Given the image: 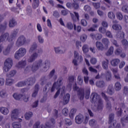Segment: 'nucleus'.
<instances>
[{
    "label": "nucleus",
    "mask_w": 128,
    "mask_h": 128,
    "mask_svg": "<svg viewBox=\"0 0 128 128\" xmlns=\"http://www.w3.org/2000/svg\"><path fill=\"white\" fill-rule=\"evenodd\" d=\"M91 102L97 104L96 112H100L104 110V101L100 95L96 93H92L90 96Z\"/></svg>",
    "instance_id": "nucleus-1"
},
{
    "label": "nucleus",
    "mask_w": 128,
    "mask_h": 128,
    "mask_svg": "<svg viewBox=\"0 0 128 128\" xmlns=\"http://www.w3.org/2000/svg\"><path fill=\"white\" fill-rule=\"evenodd\" d=\"M18 32V29H14L11 33L10 37V34L8 32L2 34L0 36V43L4 42L8 40L9 42H12V40L16 38V35Z\"/></svg>",
    "instance_id": "nucleus-2"
},
{
    "label": "nucleus",
    "mask_w": 128,
    "mask_h": 128,
    "mask_svg": "<svg viewBox=\"0 0 128 128\" xmlns=\"http://www.w3.org/2000/svg\"><path fill=\"white\" fill-rule=\"evenodd\" d=\"M42 60H37L33 64L32 66H28L26 67L24 70V72H25V74L30 72H36V70H38V68H40V66H42Z\"/></svg>",
    "instance_id": "nucleus-3"
},
{
    "label": "nucleus",
    "mask_w": 128,
    "mask_h": 128,
    "mask_svg": "<svg viewBox=\"0 0 128 128\" xmlns=\"http://www.w3.org/2000/svg\"><path fill=\"white\" fill-rule=\"evenodd\" d=\"M36 82V78L31 77L28 78L26 81L25 82H20L16 84V86L18 88H22V86H24L26 84H28V86H32Z\"/></svg>",
    "instance_id": "nucleus-4"
},
{
    "label": "nucleus",
    "mask_w": 128,
    "mask_h": 128,
    "mask_svg": "<svg viewBox=\"0 0 128 128\" xmlns=\"http://www.w3.org/2000/svg\"><path fill=\"white\" fill-rule=\"evenodd\" d=\"M54 72H56V70H54V69H53L50 72V74L48 76L47 78H46V76L42 77V78L40 79V80L42 82L41 84H44V82H46L48 80H50V78H52V76L54 78V80H56L58 78V76L54 75Z\"/></svg>",
    "instance_id": "nucleus-5"
},
{
    "label": "nucleus",
    "mask_w": 128,
    "mask_h": 128,
    "mask_svg": "<svg viewBox=\"0 0 128 128\" xmlns=\"http://www.w3.org/2000/svg\"><path fill=\"white\" fill-rule=\"evenodd\" d=\"M12 66V60L10 58H8L4 63L3 68L4 72H8Z\"/></svg>",
    "instance_id": "nucleus-6"
},
{
    "label": "nucleus",
    "mask_w": 128,
    "mask_h": 128,
    "mask_svg": "<svg viewBox=\"0 0 128 128\" xmlns=\"http://www.w3.org/2000/svg\"><path fill=\"white\" fill-rule=\"evenodd\" d=\"M73 90L77 92V94L80 100H82L84 98V88H79L78 86H75L73 87Z\"/></svg>",
    "instance_id": "nucleus-7"
},
{
    "label": "nucleus",
    "mask_w": 128,
    "mask_h": 128,
    "mask_svg": "<svg viewBox=\"0 0 128 128\" xmlns=\"http://www.w3.org/2000/svg\"><path fill=\"white\" fill-rule=\"evenodd\" d=\"M26 54V50L24 48H21L16 52L14 58L16 60H20V58H22Z\"/></svg>",
    "instance_id": "nucleus-8"
},
{
    "label": "nucleus",
    "mask_w": 128,
    "mask_h": 128,
    "mask_svg": "<svg viewBox=\"0 0 128 128\" xmlns=\"http://www.w3.org/2000/svg\"><path fill=\"white\" fill-rule=\"evenodd\" d=\"M62 78H59L58 80V81L56 82H54L52 86V87L51 88V92H54V90H56H56H58L59 88H60L61 86H62Z\"/></svg>",
    "instance_id": "nucleus-9"
},
{
    "label": "nucleus",
    "mask_w": 128,
    "mask_h": 128,
    "mask_svg": "<svg viewBox=\"0 0 128 128\" xmlns=\"http://www.w3.org/2000/svg\"><path fill=\"white\" fill-rule=\"evenodd\" d=\"M74 2L70 3L68 2L66 4V6L68 8H74V10H78V8H80V5L78 4V2L76 0H73Z\"/></svg>",
    "instance_id": "nucleus-10"
},
{
    "label": "nucleus",
    "mask_w": 128,
    "mask_h": 128,
    "mask_svg": "<svg viewBox=\"0 0 128 128\" xmlns=\"http://www.w3.org/2000/svg\"><path fill=\"white\" fill-rule=\"evenodd\" d=\"M26 42V39L24 36H20L16 42V46H22Z\"/></svg>",
    "instance_id": "nucleus-11"
},
{
    "label": "nucleus",
    "mask_w": 128,
    "mask_h": 128,
    "mask_svg": "<svg viewBox=\"0 0 128 128\" xmlns=\"http://www.w3.org/2000/svg\"><path fill=\"white\" fill-rule=\"evenodd\" d=\"M102 96L106 100V108L109 110H112V104H110V102L108 100V97L106 96L104 92H102L101 93Z\"/></svg>",
    "instance_id": "nucleus-12"
},
{
    "label": "nucleus",
    "mask_w": 128,
    "mask_h": 128,
    "mask_svg": "<svg viewBox=\"0 0 128 128\" xmlns=\"http://www.w3.org/2000/svg\"><path fill=\"white\" fill-rule=\"evenodd\" d=\"M24 96H26L22 94H18V93H15L13 94V98L16 100H24V102H28V97L24 98Z\"/></svg>",
    "instance_id": "nucleus-13"
},
{
    "label": "nucleus",
    "mask_w": 128,
    "mask_h": 128,
    "mask_svg": "<svg viewBox=\"0 0 128 128\" xmlns=\"http://www.w3.org/2000/svg\"><path fill=\"white\" fill-rule=\"evenodd\" d=\"M84 117L82 114H79L75 118V122L78 124H82V122H84Z\"/></svg>",
    "instance_id": "nucleus-14"
},
{
    "label": "nucleus",
    "mask_w": 128,
    "mask_h": 128,
    "mask_svg": "<svg viewBox=\"0 0 128 128\" xmlns=\"http://www.w3.org/2000/svg\"><path fill=\"white\" fill-rule=\"evenodd\" d=\"M90 36L92 38V40H100L102 38V35L98 33H92L90 34Z\"/></svg>",
    "instance_id": "nucleus-15"
},
{
    "label": "nucleus",
    "mask_w": 128,
    "mask_h": 128,
    "mask_svg": "<svg viewBox=\"0 0 128 128\" xmlns=\"http://www.w3.org/2000/svg\"><path fill=\"white\" fill-rule=\"evenodd\" d=\"M18 118V109H14L12 112V120H16Z\"/></svg>",
    "instance_id": "nucleus-16"
},
{
    "label": "nucleus",
    "mask_w": 128,
    "mask_h": 128,
    "mask_svg": "<svg viewBox=\"0 0 128 128\" xmlns=\"http://www.w3.org/2000/svg\"><path fill=\"white\" fill-rule=\"evenodd\" d=\"M114 114H111L109 115V120L108 122V123L109 124H110L113 122V126H116V120H114Z\"/></svg>",
    "instance_id": "nucleus-17"
},
{
    "label": "nucleus",
    "mask_w": 128,
    "mask_h": 128,
    "mask_svg": "<svg viewBox=\"0 0 128 128\" xmlns=\"http://www.w3.org/2000/svg\"><path fill=\"white\" fill-rule=\"evenodd\" d=\"M38 53H34L28 60V62H34V60H36V59L38 58Z\"/></svg>",
    "instance_id": "nucleus-18"
},
{
    "label": "nucleus",
    "mask_w": 128,
    "mask_h": 128,
    "mask_svg": "<svg viewBox=\"0 0 128 128\" xmlns=\"http://www.w3.org/2000/svg\"><path fill=\"white\" fill-rule=\"evenodd\" d=\"M63 98L64 104H68L70 102V95L68 93L64 96Z\"/></svg>",
    "instance_id": "nucleus-19"
},
{
    "label": "nucleus",
    "mask_w": 128,
    "mask_h": 128,
    "mask_svg": "<svg viewBox=\"0 0 128 128\" xmlns=\"http://www.w3.org/2000/svg\"><path fill=\"white\" fill-rule=\"evenodd\" d=\"M13 46V44H8L6 49L3 51L4 54L5 56H8V54L10 52V49L12 48Z\"/></svg>",
    "instance_id": "nucleus-20"
},
{
    "label": "nucleus",
    "mask_w": 128,
    "mask_h": 128,
    "mask_svg": "<svg viewBox=\"0 0 128 128\" xmlns=\"http://www.w3.org/2000/svg\"><path fill=\"white\" fill-rule=\"evenodd\" d=\"M107 93L110 96H112L114 94V88L112 85H109L107 89Z\"/></svg>",
    "instance_id": "nucleus-21"
},
{
    "label": "nucleus",
    "mask_w": 128,
    "mask_h": 128,
    "mask_svg": "<svg viewBox=\"0 0 128 128\" xmlns=\"http://www.w3.org/2000/svg\"><path fill=\"white\" fill-rule=\"evenodd\" d=\"M39 88H40V86H38V84H36L35 85L34 92L32 94V98H36V96L38 94Z\"/></svg>",
    "instance_id": "nucleus-22"
},
{
    "label": "nucleus",
    "mask_w": 128,
    "mask_h": 128,
    "mask_svg": "<svg viewBox=\"0 0 128 128\" xmlns=\"http://www.w3.org/2000/svg\"><path fill=\"white\" fill-rule=\"evenodd\" d=\"M96 45L98 50H104V46L102 43L100 42H96Z\"/></svg>",
    "instance_id": "nucleus-23"
},
{
    "label": "nucleus",
    "mask_w": 128,
    "mask_h": 128,
    "mask_svg": "<svg viewBox=\"0 0 128 128\" xmlns=\"http://www.w3.org/2000/svg\"><path fill=\"white\" fill-rule=\"evenodd\" d=\"M26 66V61L22 60L18 62L17 66L19 68H24Z\"/></svg>",
    "instance_id": "nucleus-24"
},
{
    "label": "nucleus",
    "mask_w": 128,
    "mask_h": 128,
    "mask_svg": "<svg viewBox=\"0 0 128 128\" xmlns=\"http://www.w3.org/2000/svg\"><path fill=\"white\" fill-rule=\"evenodd\" d=\"M105 83L104 80H100V81H97L96 82V86L98 88H104L105 86Z\"/></svg>",
    "instance_id": "nucleus-25"
},
{
    "label": "nucleus",
    "mask_w": 128,
    "mask_h": 128,
    "mask_svg": "<svg viewBox=\"0 0 128 128\" xmlns=\"http://www.w3.org/2000/svg\"><path fill=\"white\" fill-rule=\"evenodd\" d=\"M0 112H2V114L4 115H6L10 112V111L8 108L4 107L0 108Z\"/></svg>",
    "instance_id": "nucleus-26"
},
{
    "label": "nucleus",
    "mask_w": 128,
    "mask_h": 128,
    "mask_svg": "<svg viewBox=\"0 0 128 128\" xmlns=\"http://www.w3.org/2000/svg\"><path fill=\"white\" fill-rule=\"evenodd\" d=\"M120 59H113L111 62L110 64L113 66H116L120 62Z\"/></svg>",
    "instance_id": "nucleus-27"
},
{
    "label": "nucleus",
    "mask_w": 128,
    "mask_h": 128,
    "mask_svg": "<svg viewBox=\"0 0 128 128\" xmlns=\"http://www.w3.org/2000/svg\"><path fill=\"white\" fill-rule=\"evenodd\" d=\"M128 122V115L125 116L124 118H121V124L123 126H125L124 124Z\"/></svg>",
    "instance_id": "nucleus-28"
},
{
    "label": "nucleus",
    "mask_w": 128,
    "mask_h": 128,
    "mask_svg": "<svg viewBox=\"0 0 128 128\" xmlns=\"http://www.w3.org/2000/svg\"><path fill=\"white\" fill-rule=\"evenodd\" d=\"M7 24L8 23L6 22H4V24L0 25V34H2V32H4V30H6Z\"/></svg>",
    "instance_id": "nucleus-29"
},
{
    "label": "nucleus",
    "mask_w": 128,
    "mask_h": 128,
    "mask_svg": "<svg viewBox=\"0 0 128 128\" xmlns=\"http://www.w3.org/2000/svg\"><path fill=\"white\" fill-rule=\"evenodd\" d=\"M38 6H40V0H33V8H38Z\"/></svg>",
    "instance_id": "nucleus-30"
},
{
    "label": "nucleus",
    "mask_w": 128,
    "mask_h": 128,
    "mask_svg": "<svg viewBox=\"0 0 128 128\" xmlns=\"http://www.w3.org/2000/svg\"><path fill=\"white\" fill-rule=\"evenodd\" d=\"M36 48H38V45L34 43L32 46V47L30 48V50H29L30 52H36Z\"/></svg>",
    "instance_id": "nucleus-31"
},
{
    "label": "nucleus",
    "mask_w": 128,
    "mask_h": 128,
    "mask_svg": "<svg viewBox=\"0 0 128 128\" xmlns=\"http://www.w3.org/2000/svg\"><path fill=\"white\" fill-rule=\"evenodd\" d=\"M114 88L116 90H117L118 92L120 90H122V84H120V82H116L114 84Z\"/></svg>",
    "instance_id": "nucleus-32"
},
{
    "label": "nucleus",
    "mask_w": 128,
    "mask_h": 128,
    "mask_svg": "<svg viewBox=\"0 0 128 128\" xmlns=\"http://www.w3.org/2000/svg\"><path fill=\"white\" fill-rule=\"evenodd\" d=\"M14 82V80L10 78L6 79V86H12Z\"/></svg>",
    "instance_id": "nucleus-33"
},
{
    "label": "nucleus",
    "mask_w": 128,
    "mask_h": 128,
    "mask_svg": "<svg viewBox=\"0 0 128 128\" xmlns=\"http://www.w3.org/2000/svg\"><path fill=\"white\" fill-rule=\"evenodd\" d=\"M15 26H16V22L12 18L10 20L9 26L10 28H14Z\"/></svg>",
    "instance_id": "nucleus-34"
},
{
    "label": "nucleus",
    "mask_w": 128,
    "mask_h": 128,
    "mask_svg": "<svg viewBox=\"0 0 128 128\" xmlns=\"http://www.w3.org/2000/svg\"><path fill=\"white\" fill-rule=\"evenodd\" d=\"M106 80H108V82L110 80H112V73H110V72L106 71Z\"/></svg>",
    "instance_id": "nucleus-35"
},
{
    "label": "nucleus",
    "mask_w": 128,
    "mask_h": 128,
    "mask_svg": "<svg viewBox=\"0 0 128 128\" xmlns=\"http://www.w3.org/2000/svg\"><path fill=\"white\" fill-rule=\"evenodd\" d=\"M112 28L115 30H122V26L120 24H114L112 26Z\"/></svg>",
    "instance_id": "nucleus-36"
},
{
    "label": "nucleus",
    "mask_w": 128,
    "mask_h": 128,
    "mask_svg": "<svg viewBox=\"0 0 128 128\" xmlns=\"http://www.w3.org/2000/svg\"><path fill=\"white\" fill-rule=\"evenodd\" d=\"M13 128H22V125L20 124V122H14L12 124Z\"/></svg>",
    "instance_id": "nucleus-37"
},
{
    "label": "nucleus",
    "mask_w": 128,
    "mask_h": 128,
    "mask_svg": "<svg viewBox=\"0 0 128 128\" xmlns=\"http://www.w3.org/2000/svg\"><path fill=\"white\" fill-rule=\"evenodd\" d=\"M82 50L84 54H86L88 52V44H84L82 47Z\"/></svg>",
    "instance_id": "nucleus-38"
},
{
    "label": "nucleus",
    "mask_w": 128,
    "mask_h": 128,
    "mask_svg": "<svg viewBox=\"0 0 128 128\" xmlns=\"http://www.w3.org/2000/svg\"><path fill=\"white\" fill-rule=\"evenodd\" d=\"M25 118L26 120H28L32 116V112H28L25 114Z\"/></svg>",
    "instance_id": "nucleus-39"
},
{
    "label": "nucleus",
    "mask_w": 128,
    "mask_h": 128,
    "mask_svg": "<svg viewBox=\"0 0 128 128\" xmlns=\"http://www.w3.org/2000/svg\"><path fill=\"white\" fill-rule=\"evenodd\" d=\"M102 42L104 44L105 46H108V44H110V40L106 38H104L102 39Z\"/></svg>",
    "instance_id": "nucleus-40"
},
{
    "label": "nucleus",
    "mask_w": 128,
    "mask_h": 128,
    "mask_svg": "<svg viewBox=\"0 0 128 128\" xmlns=\"http://www.w3.org/2000/svg\"><path fill=\"white\" fill-rule=\"evenodd\" d=\"M76 109L72 108L69 114V116L70 118H74V114H76Z\"/></svg>",
    "instance_id": "nucleus-41"
},
{
    "label": "nucleus",
    "mask_w": 128,
    "mask_h": 128,
    "mask_svg": "<svg viewBox=\"0 0 128 128\" xmlns=\"http://www.w3.org/2000/svg\"><path fill=\"white\" fill-rule=\"evenodd\" d=\"M44 64L45 66H44V69H46V70H44L46 72L50 68V62L48 60H46L45 61Z\"/></svg>",
    "instance_id": "nucleus-42"
},
{
    "label": "nucleus",
    "mask_w": 128,
    "mask_h": 128,
    "mask_svg": "<svg viewBox=\"0 0 128 128\" xmlns=\"http://www.w3.org/2000/svg\"><path fill=\"white\" fill-rule=\"evenodd\" d=\"M114 47L110 46V48L108 49V52L106 53V56H112L114 54Z\"/></svg>",
    "instance_id": "nucleus-43"
},
{
    "label": "nucleus",
    "mask_w": 128,
    "mask_h": 128,
    "mask_svg": "<svg viewBox=\"0 0 128 128\" xmlns=\"http://www.w3.org/2000/svg\"><path fill=\"white\" fill-rule=\"evenodd\" d=\"M108 18H110V20H115L116 15H114V12H110L108 13Z\"/></svg>",
    "instance_id": "nucleus-44"
},
{
    "label": "nucleus",
    "mask_w": 128,
    "mask_h": 128,
    "mask_svg": "<svg viewBox=\"0 0 128 128\" xmlns=\"http://www.w3.org/2000/svg\"><path fill=\"white\" fill-rule=\"evenodd\" d=\"M90 89L88 88L86 90L85 98L88 100L90 98Z\"/></svg>",
    "instance_id": "nucleus-45"
},
{
    "label": "nucleus",
    "mask_w": 128,
    "mask_h": 128,
    "mask_svg": "<svg viewBox=\"0 0 128 128\" xmlns=\"http://www.w3.org/2000/svg\"><path fill=\"white\" fill-rule=\"evenodd\" d=\"M16 74V71L15 70H12L10 71V74H6V76L7 78H12V76H14V74Z\"/></svg>",
    "instance_id": "nucleus-46"
},
{
    "label": "nucleus",
    "mask_w": 128,
    "mask_h": 128,
    "mask_svg": "<svg viewBox=\"0 0 128 128\" xmlns=\"http://www.w3.org/2000/svg\"><path fill=\"white\" fill-rule=\"evenodd\" d=\"M116 16L119 20H122L124 18V16L120 12H118L116 14Z\"/></svg>",
    "instance_id": "nucleus-47"
},
{
    "label": "nucleus",
    "mask_w": 128,
    "mask_h": 128,
    "mask_svg": "<svg viewBox=\"0 0 128 128\" xmlns=\"http://www.w3.org/2000/svg\"><path fill=\"white\" fill-rule=\"evenodd\" d=\"M96 124V120L92 119L89 121V126H94Z\"/></svg>",
    "instance_id": "nucleus-48"
},
{
    "label": "nucleus",
    "mask_w": 128,
    "mask_h": 128,
    "mask_svg": "<svg viewBox=\"0 0 128 128\" xmlns=\"http://www.w3.org/2000/svg\"><path fill=\"white\" fill-rule=\"evenodd\" d=\"M62 114L65 116H68V109L66 108H64L62 110Z\"/></svg>",
    "instance_id": "nucleus-49"
},
{
    "label": "nucleus",
    "mask_w": 128,
    "mask_h": 128,
    "mask_svg": "<svg viewBox=\"0 0 128 128\" xmlns=\"http://www.w3.org/2000/svg\"><path fill=\"white\" fill-rule=\"evenodd\" d=\"M108 60H107V62L103 61L102 62V68H104V70H108Z\"/></svg>",
    "instance_id": "nucleus-50"
},
{
    "label": "nucleus",
    "mask_w": 128,
    "mask_h": 128,
    "mask_svg": "<svg viewBox=\"0 0 128 128\" xmlns=\"http://www.w3.org/2000/svg\"><path fill=\"white\" fill-rule=\"evenodd\" d=\"M122 44H123L125 48H128V40L126 39H124L122 40Z\"/></svg>",
    "instance_id": "nucleus-51"
},
{
    "label": "nucleus",
    "mask_w": 128,
    "mask_h": 128,
    "mask_svg": "<svg viewBox=\"0 0 128 128\" xmlns=\"http://www.w3.org/2000/svg\"><path fill=\"white\" fill-rule=\"evenodd\" d=\"M54 50L56 54H64V51L60 50V48H54Z\"/></svg>",
    "instance_id": "nucleus-52"
},
{
    "label": "nucleus",
    "mask_w": 128,
    "mask_h": 128,
    "mask_svg": "<svg viewBox=\"0 0 128 128\" xmlns=\"http://www.w3.org/2000/svg\"><path fill=\"white\" fill-rule=\"evenodd\" d=\"M85 12H90V10H92V8H90L88 5H86L84 8Z\"/></svg>",
    "instance_id": "nucleus-53"
},
{
    "label": "nucleus",
    "mask_w": 128,
    "mask_h": 128,
    "mask_svg": "<svg viewBox=\"0 0 128 128\" xmlns=\"http://www.w3.org/2000/svg\"><path fill=\"white\" fill-rule=\"evenodd\" d=\"M66 27L68 30H72L74 28V25L70 22H68L66 24Z\"/></svg>",
    "instance_id": "nucleus-54"
},
{
    "label": "nucleus",
    "mask_w": 128,
    "mask_h": 128,
    "mask_svg": "<svg viewBox=\"0 0 128 128\" xmlns=\"http://www.w3.org/2000/svg\"><path fill=\"white\" fill-rule=\"evenodd\" d=\"M120 35H118V36H119V38H120V40L122 38H124V32H118Z\"/></svg>",
    "instance_id": "nucleus-55"
},
{
    "label": "nucleus",
    "mask_w": 128,
    "mask_h": 128,
    "mask_svg": "<svg viewBox=\"0 0 128 128\" xmlns=\"http://www.w3.org/2000/svg\"><path fill=\"white\" fill-rule=\"evenodd\" d=\"M84 82V80L82 78V76H78V84H80V86H82V82Z\"/></svg>",
    "instance_id": "nucleus-56"
},
{
    "label": "nucleus",
    "mask_w": 128,
    "mask_h": 128,
    "mask_svg": "<svg viewBox=\"0 0 128 128\" xmlns=\"http://www.w3.org/2000/svg\"><path fill=\"white\" fill-rule=\"evenodd\" d=\"M92 4L94 8H96V10H98V8H100V2H98V3L93 2Z\"/></svg>",
    "instance_id": "nucleus-57"
},
{
    "label": "nucleus",
    "mask_w": 128,
    "mask_h": 128,
    "mask_svg": "<svg viewBox=\"0 0 128 128\" xmlns=\"http://www.w3.org/2000/svg\"><path fill=\"white\" fill-rule=\"evenodd\" d=\"M65 122L67 126H72V120L68 118H66L65 120Z\"/></svg>",
    "instance_id": "nucleus-58"
},
{
    "label": "nucleus",
    "mask_w": 128,
    "mask_h": 128,
    "mask_svg": "<svg viewBox=\"0 0 128 128\" xmlns=\"http://www.w3.org/2000/svg\"><path fill=\"white\" fill-rule=\"evenodd\" d=\"M98 62V60H96V58H92L90 60V62L92 64H96Z\"/></svg>",
    "instance_id": "nucleus-59"
},
{
    "label": "nucleus",
    "mask_w": 128,
    "mask_h": 128,
    "mask_svg": "<svg viewBox=\"0 0 128 128\" xmlns=\"http://www.w3.org/2000/svg\"><path fill=\"white\" fill-rule=\"evenodd\" d=\"M81 24L83 26H88V22L84 19H82L81 20Z\"/></svg>",
    "instance_id": "nucleus-60"
},
{
    "label": "nucleus",
    "mask_w": 128,
    "mask_h": 128,
    "mask_svg": "<svg viewBox=\"0 0 128 128\" xmlns=\"http://www.w3.org/2000/svg\"><path fill=\"white\" fill-rule=\"evenodd\" d=\"M122 108H118V111L116 112L118 116H121L122 114Z\"/></svg>",
    "instance_id": "nucleus-61"
},
{
    "label": "nucleus",
    "mask_w": 128,
    "mask_h": 128,
    "mask_svg": "<svg viewBox=\"0 0 128 128\" xmlns=\"http://www.w3.org/2000/svg\"><path fill=\"white\" fill-rule=\"evenodd\" d=\"M87 38H88V36H86V35L83 34L80 36V38L82 42H86V40Z\"/></svg>",
    "instance_id": "nucleus-62"
},
{
    "label": "nucleus",
    "mask_w": 128,
    "mask_h": 128,
    "mask_svg": "<svg viewBox=\"0 0 128 128\" xmlns=\"http://www.w3.org/2000/svg\"><path fill=\"white\" fill-rule=\"evenodd\" d=\"M68 14V10H64L61 11V14L62 16H66Z\"/></svg>",
    "instance_id": "nucleus-63"
},
{
    "label": "nucleus",
    "mask_w": 128,
    "mask_h": 128,
    "mask_svg": "<svg viewBox=\"0 0 128 128\" xmlns=\"http://www.w3.org/2000/svg\"><path fill=\"white\" fill-rule=\"evenodd\" d=\"M122 10L124 12H128V6H124L122 7Z\"/></svg>",
    "instance_id": "nucleus-64"
}]
</instances>
